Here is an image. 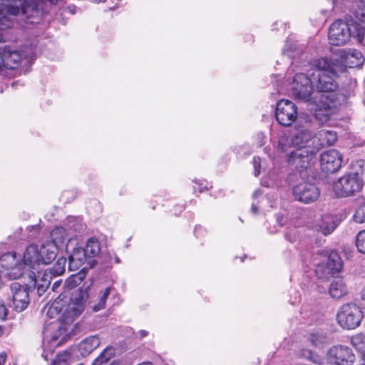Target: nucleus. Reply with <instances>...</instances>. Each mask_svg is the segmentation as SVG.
<instances>
[{"label":"nucleus","mask_w":365,"mask_h":365,"mask_svg":"<svg viewBox=\"0 0 365 365\" xmlns=\"http://www.w3.org/2000/svg\"><path fill=\"white\" fill-rule=\"evenodd\" d=\"M315 72L312 74L314 89L321 95L313 109V115L321 123L327 122L331 116L346 106L348 99L354 96L356 81L350 83L348 88L342 87L339 92L337 79L345 72L341 60L338 57H321L313 61Z\"/></svg>","instance_id":"nucleus-1"},{"label":"nucleus","mask_w":365,"mask_h":365,"mask_svg":"<svg viewBox=\"0 0 365 365\" xmlns=\"http://www.w3.org/2000/svg\"><path fill=\"white\" fill-rule=\"evenodd\" d=\"M6 5L0 7V29L10 27L11 21L5 15L4 11L12 16H18L26 23L37 24L41 19V11L35 0H6ZM51 4H56L58 0H48Z\"/></svg>","instance_id":"nucleus-2"},{"label":"nucleus","mask_w":365,"mask_h":365,"mask_svg":"<svg viewBox=\"0 0 365 365\" xmlns=\"http://www.w3.org/2000/svg\"><path fill=\"white\" fill-rule=\"evenodd\" d=\"M0 263L9 270L8 274L14 279L22 277L24 269L28 266L34 269L35 264H39V255L37 247L31 245L26 247L23 255V263L17 264L16 262V253L7 252L0 257Z\"/></svg>","instance_id":"nucleus-3"},{"label":"nucleus","mask_w":365,"mask_h":365,"mask_svg":"<svg viewBox=\"0 0 365 365\" xmlns=\"http://www.w3.org/2000/svg\"><path fill=\"white\" fill-rule=\"evenodd\" d=\"M364 186V180L358 173H349L340 177L333 183L332 190L338 197L354 196Z\"/></svg>","instance_id":"nucleus-4"},{"label":"nucleus","mask_w":365,"mask_h":365,"mask_svg":"<svg viewBox=\"0 0 365 365\" xmlns=\"http://www.w3.org/2000/svg\"><path fill=\"white\" fill-rule=\"evenodd\" d=\"M364 318L361 308L354 303L342 305L337 312L336 319L343 329H354L358 327Z\"/></svg>","instance_id":"nucleus-5"},{"label":"nucleus","mask_w":365,"mask_h":365,"mask_svg":"<svg viewBox=\"0 0 365 365\" xmlns=\"http://www.w3.org/2000/svg\"><path fill=\"white\" fill-rule=\"evenodd\" d=\"M325 356L329 365H354L356 361L353 349L340 344L330 346Z\"/></svg>","instance_id":"nucleus-6"},{"label":"nucleus","mask_w":365,"mask_h":365,"mask_svg":"<svg viewBox=\"0 0 365 365\" xmlns=\"http://www.w3.org/2000/svg\"><path fill=\"white\" fill-rule=\"evenodd\" d=\"M312 121L308 118H299L295 123V128L298 132L291 138V143L297 148H309L308 144L313 143V133L312 131Z\"/></svg>","instance_id":"nucleus-7"},{"label":"nucleus","mask_w":365,"mask_h":365,"mask_svg":"<svg viewBox=\"0 0 365 365\" xmlns=\"http://www.w3.org/2000/svg\"><path fill=\"white\" fill-rule=\"evenodd\" d=\"M314 90L313 80L304 73H296L292 79L291 92L298 100L307 102L310 100Z\"/></svg>","instance_id":"nucleus-8"},{"label":"nucleus","mask_w":365,"mask_h":365,"mask_svg":"<svg viewBox=\"0 0 365 365\" xmlns=\"http://www.w3.org/2000/svg\"><path fill=\"white\" fill-rule=\"evenodd\" d=\"M275 117L279 124L289 127L299 120L297 107L292 101L282 99L277 103Z\"/></svg>","instance_id":"nucleus-9"},{"label":"nucleus","mask_w":365,"mask_h":365,"mask_svg":"<svg viewBox=\"0 0 365 365\" xmlns=\"http://www.w3.org/2000/svg\"><path fill=\"white\" fill-rule=\"evenodd\" d=\"M349 24L342 20H336L329 27L328 38L330 44L340 46L347 43L351 38Z\"/></svg>","instance_id":"nucleus-10"},{"label":"nucleus","mask_w":365,"mask_h":365,"mask_svg":"<svg viewBox=\"0 0 365 365\" xmlns=\"http://www.w3.org/2000/svg\"><path fill=\"white\" fill-rule=\"evenodd\" d=\"M294 199L304 204H310L318 200L320 190L314 183L302 182L292 187Z\"/></svg>","instance_id":"nucleus-11"},{"label":"nucleus","mask_w":365,"mask_h":365,"mask_svg":"<svg viewBox=\"0 0 365 365\" xmlns=\"http://www.w3.org/2000/svg\"><path fill=\"white\" fill-rule=\"evenodd\" d=\"M12 295L14 309L19 312L24 311L28 307L29 298V288L26 284H21L19 282H12L10 285Z\"/></svg>","instance_id":"nucleus-12"},{"label":"nucleus","mask_w":365,"mask_h":365,"mask_svg":"<svg viewBox=\"0 0 365 365\" xmlns=\"http://www.w3.org/2000/svg\"><path fill=\"white\" fill-rule=\"evenodd\" d=\"M315 152L310 148H296L288 156V163L297 170L302 171L307 169L313 159Z\"/></svg>","instance_id":"nucleus-13"},{"label":"nucleus","mask_w":365,"mask_h":365,"mask_svg":"<svg viewBox=\"0 0 365 365\" xmlns=\"http://www.w3.org/2000/svg\"><path fill=\"white\" fill-rule=\"evenodd\" d=\"M342 155L335 149L323 152L320 155V165L324 172L334 173L341 167Z\"/></svg>","instance_id":"nucleus-14"},{"label":"nucleus","mask_w":365,"mask_h":365,"mask_svg":"<svg viewBox=\"0 0 365 365\" xmlns=\"http://www.w3.org/2000/svg\"><path fill=\"white\" fill-rule=\"evenodd\" d=\"M337 140L335 131L322 129L313 138L312 146L314 149L319 150L325 146L334 145Z\"/></svg>","instance_id":"nucleus-15"},{"label":"nucleus","mask_w":365,"mask_h":365,"mask_svg":"<svg viewBox=\"0 0 365 365\" xmlns=\"http://www.w3.org/2000/svg\"><path fill=\"white\" fill-rule=\"evenodd\" d=\"M0 58H2L3 66L7 69L17 68L21 61L20 53L11 48L10 46L0 48Z\"/></svg>","instance_id":"nucleus-16"},{"label":"nucleus","mask_w":365,"mask_h":365,"mask_svg":"<svg viewBox=\"0 0 365 365\" xmlns=\"http://www.w3.org/2000/svg\"><path fill=\"white\" fill-rule=\"evenodd\" d=\"M88 298V288L80 287L73 292L71 301L74 306L71 309V317H77L82 313Z\"/></svg>","instance_id":"nucleus-17"},{"label":"nucleus","mask_w":365,"mask_h":365,"mask_svg":"<svg viewBox=\"0 0 365 365\" xmlns=\"http://www.w3.org/2000/svg\"><path fill=\"white\" fill-rule=\"evenodd\" d=\"M342 61L344 68H356L361 66L364 62V58L362 53L355 48H349L344 50L339 58Z\"/></svg>","instance_id":"nucleus-18"},{"label":"nucleus","mask_w":365,"mask_h":365,"mask_svg":"<svg viewBox=\"0 0 365 365\" xmlns=\"http://www.w3.org/2000/svg\"><path fill=\"white\" fill-rule=\"evenodd\" d=\"M58 248L48 241L43 243L38 250L39 264H49L56 257Z\"/></svg>","instance_id":"nucleus-19"},{"label":"nucleus","mask_w":365,"mask_h":365,"mask_svg":"<svg viewBox=\"0 0 365 365\" xmlns=\"http://www.w3.org/2000/svg\"><path fill=\"white\" fill-rule=\"evenodd\" d=\"M87 255L81 247H76L73 252L68 255V269L71 271H76L85 263Z\"/></svg>","instance_id":"nucleus-20"},{"label":"nucleus","mask_w":365,"mask_h":365,"mask_svg":"<svg viewBox=\"0 0 365 365\" xmlns=\"http://www.w3.org/2000/svg\"><path fill=\"white\" fill-rule=\"evenodd\" d=\"M306 337L312 346L319 349L323 348L329 342L327 333L321 329L312 330L308 332Z\"/></svg>","instance_id":"nucleus-21"},{"label":"nucleus","mask_w":365,"mask_h":365,"mask_svg":"<svg viewBox=\"0 0 365 365\" xmlns=\"http://www.w3.org/2000/svg\"><path fill=\"white\" fill-rule=\"evenodd\" d=\"M100 344V339L97 336H90L79 343L78 349L81 356L85 357L98 348Z\"/></svg>","instance_id":"nucleus-22"},{"label":"nucleus","mask_w":365,"mask_h":365,"mask_svg":"<svg viewBox=\"0 0 365 365\" xmlns=\"http://www.w3.org/2000/svg\"><path fill=\"white\" fill-rule=\"evenodd\" d=\"M350 344L356 349L361 365H365V334H356L350 338Z\"/></svg>","instance_id":"nucleus-23"},{"label":"nucleus","mask_w":365,"mask_h":365,"mask_svg":"<svg viewBox=\"0 0 365 365\" xmlns=\"http://www.w3.org/2000/svg\"><path fill=\"white\" fill-rule=\"evenodd\" d=\"M329 293L332 298L340 299L347 294V287L342 278H336L330 284Z\"/></svg>","instance_id":"nucleus-24"},{"label":"nucleus","mask_w":365,"mask_h":365,"mask_svg":"<svg viewBox=\"0 0 365 365\" xmlns=\"http://www.w3.org/2000/svg\"><path fill=\"white\" fill-rule=\"evenodd\" d=\"M338 226L334 218L331 215H324L322 217L321 222L318 225V230L323 235H328L331 234Z\"/></svg>","instance_id":"nucleus-25"},{"label":"nucleus","mask_w":365,"mask_h":365,"mask_svg":"<svg viewBox=\"0 0 365 365\" xmlns=\"http://www.w3.org/2000/svg\"><path fill=\"white\" fill-rule=\"evenodd\" d=\"M327 267L332 275L338 274L342 269V260L336 252H331L329 254Z\"/></svg>","instance_id":"nucleus-26"},{"label":"nucleus","mask_w":365,"mask_h":365,"mask_svg":"<svg viewBox=\"0 0 365 365\" xmlns=\"http://www.w3.org/2000/svg\"><path fill=\"white\" fill-rule=\"evenodd\" d=\"M351 38L355 39L359 44L365 46V28L358 22L349 24Z\"/></svg>","instance_id":"nucleus-27"},{"label":"nucleus","mask_w":365,"mask_h":365,"mask_svg":"<svg viewBox=\"0 0 365 365\" xmlns=\"http://www.w3.org/2000/svg\"><path fill=\"white\" fill-rule=\"evenodd\" d=\"M51 241H48L50 243H53L56 245V247H59L63 245L67 239L66 230L62 227H56L50 233Z\"/></svg>","instance_id":"nucleus-28"},{"label":"nucleus","mask_w":365,"mask_h":365,"mask_svg":"<svg viewBox=\"0 0 365 365\" xmlns=\"http://www.w3.org/2000/svg\"><path fill=\"white\" fill-rule=\"evenodd\" d=\"M116 290L112 287H108L99 293V301L93 306V311L98 312L106 308V300L110 294L115 295Z\"/></svg>","instance_id":"nucleus-29"},{"label":"nucleus","mask_w":365,"mask_h":365,"mask_svg":"<svg viewBox=\"0 0 365 365\" xmlns=\"http://www.w3.org/2000/svg\"><path fill=\"white\" fill-rule=\"evenodd\" d=\"M88 257H94L98 255L101 251L99 241L95 237H90L83 249Z\"/></svg>","instance_id":"nucleus-30"},{"label":"nucleus","mask_w":365,"mask_h":365,"mask_svg":"<svg viewBox=\"0 0 365 365\" xmlns=\"http://www.w3.org/2000/svg\"><path fill=\"white\" fill-rule=\"evenodd\" d=\"M300 355L302 358L310 361L315 365H325L324 358L314 351L303 349L301 350Z\"/></svg>","instance_id":"nucleus-31"},{"label":"nucleus","mask_w":365,"mask_h":365,"mask_svg":"<svg viewBox=\"0 0 365 365\" xmlns=\"http://www.w3.org/2000/svg\"><path fill=\"white\" fill-rule=\"evenodd\" d=\"M114 355L115 349L112 346H107L93 361L92 365H103L106 364Z\"/></svg>","instance_id":"nucleus-32"},{"label":"nucleus","mask_w":365,"mask_h":365,"mask_svg":"<svg viewBox=\"0 0 365 365\" xmlns=\"http://www.w3.org/2000/svg\"><path fill=\"white\" fill-rule=\"evenodd\" d=\"M66 258L65 257H59L52 267L48 268L51 274L54 277L61 275L64 273L66 269Z\"/></svg>","instance_id":"nucleus-33"},{"label":"nucleus","mask_w":365,"mask_h":365,"mask_svg":"<svg viewBox=\"0 0 365 365\" xmlns=\"http://www.w3.org/2000/svg\"><path fill=\"white\" fill-rule=\"evenodd\" d=\"M53 277H54L53 276V274H51L50 271L48 269H46L41 276V280L42 283L41 284L38 285V287H37L38 292H40V290L41 288H43V292H45L46 290V289L48 287V286L50 285Z\"/></svg>","instance_id":"nucleus-34"},{"label":"nucleus","mask_w":365,"mask_h":365,"mask_svg":"<svg viewBox=\"0 0 365 365\" xmlns=\"http://www.w3.org/2000/svg\"><path fill=\"white\" fill-rule=\"evenodd\" d=\"M356 247L359 252L365 254V230L359 231L356 235Z\"/></svg>","instance_id":"nucleus-35"},{"label":"nucleus","mask_w":365,"mask_h":365,"mask_svg":"<svg viewBox=\"0 0 365 365\" xmlns=\"http://www.w3.org/2000/svg\"><path fill=\"white\" fill-rule=\"evenodd\" d=\"M354 220L357 223L365 222V203L359 206L355 211Z\"/></svg>","instance_id":"nucleus-36"},{"label":"nucleus","mask_w":365,"mask_h":365,"mask_svg":"<svg viewBox=\"0 0 365 365\" xmlns=\"http://www.w3.org/2000/svg\"><path fill=\"white\" fill-rule=\"evenodd\" d=\"M284 237L287 241L292 243L296 242L299 238L297 230L295 227L287 229L285 232Z\"/></svg>","instance_id":"nucleus-37"},{"label":"nucleus","mask_w":365,"mask_h":365,"mask_svg":"<svg viewBox=\"0 0 365 365\" xmlns=\"http://www.w3.org/2000/svg\"><path fill=\"white\" fill-rule=\"evenodd\" d=\"M278 146L282 151H286L287 148L292 146L291 143V138L289 139V137L285 135L281 136L278 141Z\"/></svg>","instance_id":"nucleus-38"},{"label":"nucleus","mask_w":365,"mask_h":365,"mask_svg":"<svg viewBox=\"0 0 365 365\" xmlns=\"http://www.w3.org/2000/svg\"><path fill=\"white\" fill-rule=\"evenodd\" d=\"M354 15L356 19L365 24V7L357 4V8L354 10Z\"/></svg>","instance_id":"nucleus-39"},{"label":"nucleus","mask_w":365,"mask_h":365,"mask_svg":"<svg viewBox=\"0 0 365 365\" xmlns=\"http://www.w3.org/2000/svg\"><path fill=\"white\" fill-rule=\"evenodd\" d=\"M67 354H58L53 360L51 365H68Z\"/></svg>","instance_id":"nucleus-40"},{"label":"nucleus","mask_w":365,"mask_h":365,"mask_svg":"<svg viewBox=\"0 0 365 365\" xmlns=\"http://www.w3.org/2000/svg\"><path fill=\"white\" fill-rule=\"evenodd\" d=\"M261 158L258 156H255L253 158V165L255 168V175L258 176L260 174V165Z\"/></svg>","instance_id":"nucleus-41"},{"label":"nucleus","mask_w":365,"mask_h":365,"mask_svg":"<svg viewBox=\"0 0 365 365\" xmlns=\"http://www.w3.org/2000/svg\"><path fill=\"white\" fill-rule=\"evenodd\" d=\"M7 316V308L2 301H0V319H5Z\"/></svg>","instance_id":"nucleus-42"},{"label":"nucleus","mask_w":365,"mask_h":365,"mask_svg":"<svg viewBox=\"0 0 365 365\" xmlns=\"http://www.w3.org/2000/svg\"><path fill=\"white\" fill-rule=\"evenodd\" d=\"M60 312V310H58V307L56 306L54 304H53L48 309V312H47V314L50 317H53V315L54 314H58Z\"/></svg>","instance_id":"nucleus-43"},{"label":"nucleus","mask_w":365,"mask_h":365,"mask_svg":"<svg viewBox=\"0 0 365 365\" xmlns=\"http://www.w3.org/2000/svg\"><path fill=\"white\" fill-rule=\"evenodd\" d=\"M257 137V140H258L257 146L258 147L263 146L265 144V136L264 135V134L262 133H258Z\"/></svg>","instance_id":"nucleus-44"},{"label":"nucleus","mask_w":365,"mask_h":365,"mask_svg":"<svg viewBox=\"0 0 365 365\" xmlns=\"http://www.w3.org/2000/svg\"><path fill=\"white\" fill-rule=\"evenodd\" d=\"M6 360V354L1 353L0 354V365H4Z\"/></svg>","instance_id":"nucleus-45"},{"label":"nucleus","mask_w":365,"mask_h":365,"mask_svg":"<svg viewBox=\"0 0 365 365\" xmlns=\"http://www.w3.org/2000/svg\"><path fill=\"white\" fill-rule=\"evenodd\" d=\"M61 282H62V281H61V280L56 281V282L53 283V286H52V289H53V291L56 290V289H57V288H58V287L61 284Z\"/></svg>","instance_id":"nucleus-46"},{"label":"nucleus","mask_w":365,"mask_h":365,"mask_svg":"<svg viewBox=\"0 0 365 365\" xmlns=\"http://www.w3.org/2000/svg\"><path fill=\"white\" fill-rule=\"evenodd\" d=\"M295 300L294 301H291V304H296L299 300V298H300V294L298 292H295Z\"/></svg>","instance_id":"nucleus-47"},{"label":"nucleus","mask_w":365,"mask_h":365,"mask_svg":"<svg viewBox=\"0 0 365 365\" xmlns=\"http://www.w3.org/2000/svg\"><path fill=\"white\" fill-rule=\"evenodd\" d=\"M201 231H202V227H201L200 226H199V227H195V230H194V233H195V235L197 237H198V235H199V233H200Z\"/></svg>","instance_id":"nucleus-48"},{"label":"nucleus","mask_w":365,"mask_h":365,"mask_svg":"<svg viewBox=\"0 0 365 365\" xmlns=\"http://www.w3.org/2000/svg\"><path fill=\"white\" fill-rule=\"evenodd\" d=\"M251 210L254 214H256L257 212L258 207L255 204H252Z\"/></svg>","instance_id":"nucleus-49"},{"label":"nucleus","mask_w":365,"mask_h":365,"mask_svg":"<svg viewBox=\"0 0 365 365\" xmlns=\"http://www.w3.org/2000/svg\"><path fill=\"white\" fill-rule=\"evenodd\" d=\"M140 334L141 337H144V336H147L148 332L145 330H141Z\"/></svg>","instance_id":"nucleus-50"},{"label":"nucleus","mask_w":365,"mask_h":365,"mask_svg":"<svg viewBox=\"0 0 365 365\" xmlns=\"http://www.w3.org/2000/svg\"><path fill=\"white\" fill-rule=\"evenodd\" d=\"M358 4H359L360 6L365 7V0H359Z\"/></svg>","instance_id":"nucleus-51"},{"label":"nucleus","mask_w":365,"mask_h":365,"mask_svg":"<svg viewBox=\"0 0 365 365\" xmlns=\"http://www.w3.org/2000/svg\"><path fill=\"white\" fill-rule=\"evenodd\" d=\"M4 327L0 325V336H1L4 334Z\"/></svg>","instance_id":"nucleus-52"},{"label":"nucleus","mask_w":365,"mask_h":365,"mask_svg":"<svg viewBox=\"0 0 365 365\" xmlns=\"http://www.w3.org/2000/svg\"><path fill=\"white\" fill-rule=\"evenodd\" d=\"M68 10H69V12L71 13V14H74L75 11V7H73V8H71V7H68Z\"/></svg>","instance_id":"nucleus-53"},{"label":"nucleus","mask_w":365,"mask_h":365,"mask_svg":"<svg viewBox=\"0 0 365 365\" xmlns=\"http://www.w3.org/2000/svg\"><path fill=\"white\" fill-rule=\"evenodd\" d=\"M34 276H35V274H34V272H29V277H30L31 278H33Z\"/></svg>","instance_id":"nucleus-54"},{"label":"nucleus","mask_w":365,"mask_h":365,"mask_svg":"<svg viewBox=\"0 0 365 365\" xmlns=\"http://www.w3.org/2000/svg\"><path fill=\"white\" fill-rule=\"evenodd\" d=\"M362 294V298H363V299H364V300H365V288L363 289V291H362V294Z\"/></svg>","instance_id":"nucleus-55"},{"label":"nucleus","mask_w":365,"mask_h":365,"mask_svg":"<svg viewBox=\"0 0 365 365\" xmlns=\"http://www.w3.org/2000/svg\"><path fill=\"white\" fill-rule=\"evenodd\" d=\"M139 365H153L151 362H145V363H143L141 364H139Z\"/></svg>","instance_id":"nucleus-56"},{"label":"nucleus","mask_w":365,"mask_h":365,"mask_svg":"<svg viewBox=\"0 0 365 365\" xmlns=\"http://www.w3.org/2000/svg\"><path fill=\"white\" fill-rule=\"evenodd\" d=\"M115 262H116V263H120V259H119V257H115Z\"/></svg>","instance_id":"nucleus-57"},{"label":"nucleus","mask_w":365,"mask_h":365,"mask_svg":"<svg viewBox=\"0 0 365 365\" xmlns=\"http://www.w3.org/2000/svg\"><path fill=\"white\" fill-rule=\"evenodd\" d=\"M42 356L45 359V360H46V361L48 360V356H47V355H46V354H42Z\"/></svg>","instance_id":"nucleus-58"},{"label":"nucleus","mask_w":365,"mask_h":365,"mask_svg":"<svg viewBox=\"0 0 365 365\" xmlns=\"http://www.w3.org/2000/svg\"><path fill=\"white\" fill-rule=\"evenodd\" d=\"M43 288H41L40 290V292H38L39 295H41V294L44 292H43Z\"/></svg>","instance_id":"nucleus-59"},{"label":"nucleus","mask_w":365,"mask_h":365,"mask_svg":"<svg viewBox=\"0 0 365 365\" xmlns=\"http://www.w3.org/2000/svg\"><path fill=\"white\" fill-rule=\"evenodd\" d=\"M257 195V191H255V192L253 193V197H255Z\"/></svg>","instance_id":"nucleus-60"},{"label":"nucleus","mask_w":365,"mask_h":365,"mask_svg":"<svg viewBox=\"0 0 365 365\" xmlns=\"http://www.w3.org/2000/svg\"><path fill=\"white\" fill-rule=\"evenodd\" d=\"M183 208H184V207H183V206H179V210H180V212H181V211L182 210V209H183Z\"/></svg>","instance_id":"nucleus-61"},{"label":"nucleus","mask_w":365,"mask_h":365,"mask_svg":"<svg viewBox=\"0 0 365 365\" xmlns=\"http://www.w3.org/2000/svg\"><path fill=\"white\" fill-rule=\"evenodd\" d=\"M106 0H101V1H105Z\"/></svg>","instance_id":"nucleus-62"}]
</instances>
